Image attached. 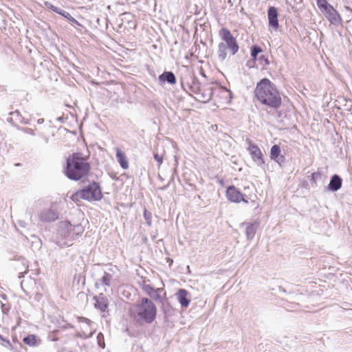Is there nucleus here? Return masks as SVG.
<instances>
[{
    "mask_svg": "<svg viewBox=\"0 0 352 352\" xmlns=\"http://www.w3.org/2000/svg\"><path fill=\"white\" fill-rule=\"evenodd\" d=\"M255 95L263 104L277 108L281 102L280 96L271 81L267 78L262 79L255 89Z\"/></svg>",
    "mask_w": 352,
    "mask_h": 352,
    "instance_id": "f257e3e1",
    "label": "nucleus"
},
{
    "mask_svg": "<svg viewBox=\"0 0 352 352\" xmlns=\"http://www.w3.org/2000/svg\"><path fill=\"white\" fill-rule=\"evenodd\" d=\"M90 169L87 158L81 153H76L70 155L67 160V176L73 180H79L85 176Z\"/></svg>",
    "mask_w": 352,
    "mask_h": 352,
    "instance_id": "f03ea898",
    "label": "nucleus"
},
{
    "mask_svg": "<svg viewBox=\"0 0 352 352\" xmlns=\"http://www.w3.org/2000/svg\"><path fill=\"white\" fill-rule=\"evenodd\" d=\"M58 235L56 244L60 247L69 246L76 236L82 234L84 228L80 224L72 226L68 221H63L60 223Z\"/></svg>",
    "mask_w": 352,
    "mask_h": 352,
    "instance_id": "7ed1b4c3",
    "label": "nucleus"
},
{
    "mask_svg": "<svg viewBox=\"0 0 352 352\" xmlns=\"http://www.w3.org/2000/svg\"><path fill=\"white\" fill-rule=\"evenodd\" d=\"M219 36H221V42L218 45L217 54L219 58L223 61L227 57L228 51L232 55H234L238 52L239 47L236 38L228 29L221 28L219 30Z\"/></svg>",
    "mask_w": 352,
    "mask_h": 352,
    "instance_id": "20e7f679",
    "label": "nucleus"
},
{
    "mask_svg": "<svg viewBox=\"0 0 352 352\" xmlns=\"http://www.w3.org/2000/svg\"><path fill=\"white\" fill-rule=\"evenodd\" d=\"M134 312L135 316L138 320H143L147 323H151L155 318L157 309L155 304L151 300L144 298L142 302L135 306Z\"/></svg>",
    "mask_w": 352,
    "mask_h": 352,
    "instance_id": "39448f33",
    "label": "nucleus"
},
{
    "mask_svg": "<svg viewBox=\"0 0 352 352\" xmlns=\"http://www.w3.org/2000/svg\"><path fill=\"white\" fill-rule=\"evenodd\" d=\"M82 190H83L85 200L99 201L102 197L100 188L96 182L89 184Z\"/></svg>",
    "mask_w": 352,
    "mask_h": 352,
    "instance_id": "423d86ee",
    "label": "nucleus"
},
{
    "mask_svg": "<svg viewBox=\"0 0 352 352\" xmlns=\"http://www.w3.org/2000/svg\"><path fill=\"white\" fill-rule=\"evenodd\" d=\"M322 14L331 24L334 25L341 24L342 18L340 15L331 6H326L325 10H323Z\"/></svg>",
    "mask_w": 352,
    "mask_h": 352,
    "instance_id": "0eeeda50",
    "label": "nucleus"
},
{
    "mask_svg": "<svg viewBox=\"0 0 352 352\" xmlns=\"http://www.w3.org/2000/svg\"><path fill=\"white\" fill-rule=\"evenodd\" d=\"M226 197L232 202L239 203L243 201L248 203L243 195L234 186H229L226 190Z\"/></svg>",
    "mask_w": 352,
    "mask_h": 352,
    "instance_id": "6e6552de",
    "label": "nucleus"
},
{
    "mask_svg": "<svg viewBox=\"0 0 352 352\" xmlns=\"http://www.w3.org/2000/svg\"><path fill=\"white\" fill-rule=\"evenodd\" d=\"M175 296L182 307H188L190 302V294L188 291L184 289H179Z\"/></svg>",
    "mask_w": 352,
    "mask_h": 352,
    "instance_id": "1a4fd4ad",
    "label": "nucleus"
},
{
    "mask_svg": "<svg viewBox=\"0 0 352 352\" xmlns=\"http://www.w3.org/2000/svg\"><path fill=\"white\" fill-rule=\"evenodd\" d=\"M248 150L250 151L254 160L256 162L258 165L264 164V161L262 158V153L256 145L250 144L248 147Z\"/></svg>",
    "mask_w": 352,
    "mask_h": 352,
    "instance_id": "9d476101",
    "label": "nucleus"
},
{
    "mask_svg": "<svg viewBox=\"0 0 352 352\" xmlns=\"http://www.w3.org/2000/svg\"><path fill=\"white\" fill-rule=\"evenodd\" d=\"M270 157L275 160L280 166L285 162L284 156L280 155V148L278 145H274L270 151Z\"/></svg>",
    "mask_w": 352,
    "mask_h": 352,
    "instance_id": "9b49d317",
    "label": "nucleus"
},
{
    "mask_svg": "<svg viewBox=\"0 0 352 352\" xmlns=\"http://www.w3.org/2000/svg\"><path fill=\"white\" fill-rule=\"evenodd\" d=\"M39 218L43 221H53L58 219V214L52 209H47L41 212Z\"/></svg>",
    "mask_w": 352,
    "mask_h": 352,
    "instance_id": "f8f14e48",
    "label": "nucleus"
},
{
    "mask_svg": "<svg viewBox=\"0 0 352 352\" xmlns=\"http://www.w3.org/2000/svg\"><path fill=\"white\" fill-rule=\"evenodd\" d=\"M116 157L117 161L123 169H127L129 168V162L126 155L118 148H116Z\"/></svg>",
    "mask_w": 352,
    "mask_h": 352,
    "instance_id": "ddd939ff",
    "label": "nucleus"
},
{
    "mask_svg": "<svg viewBox=\"0 0 352 352\" xmlns=\"http://www.w3.org/2000/svg\"><path fill=\"white\" fill-rule=\"evenodd\" d=\"M269 23L272 27L278 28L277 10L274 7H271L268 10Z\"/></svg>",
    "mask_w": 352,
    "mask_h": 352,
    "instance_id": "4468645a",
    "label": "nucleus"
},
{
    "mask_svg": "<svg viewBox=\"0 0 352 352\" xmlns=\"http://www.w3.org/2000/svg\"><path fill=\"white\" fill-rule=\"evenodd\" d=\"M94 299L96 300L95 306L96 308L101 311H104L107 308L108 300L105 296L100 295L94 297Z\"/></svg>",
    "mask_w": 352,
    "mask_h": 352,
    "instance_id": "2eb2a0df",
    "label": "nucleus"
},
{
    "mask_svg": "<svg viewBox=\"0 0 352 352\" xmlns=\"http://www.w3.org/2000/svg\"><path fill=\"white\" fill-rule=\"evenodd\" d=\"M166 296V292L163 288H157L153 290L150 297L156 302H162Z\"/></svg>",
    "mask_w": 352,
    "mask_h": 352,
    "instance_id": "dca6fc26",
    "label": "nucleus"
},
{
    "mask_svg": "<svg viewBox=\"0 0 352 352\" xmlns=\"http://www.w3.org/2000/svg\"><path fill=\"white\" fill-rule=\"evenodd\" d=\"M342 179L338 175L332 177L329 184V188L332 191H337L341 188Z\"/></svg>",
    "mask_w": 352,
    "mask_h": 352,
    "instance_id": "f3484780",
    "label": "nucleus"
},
{
    "mask_svg": "<svg viewBox=\"0 0 352 352\" xmlns=\"http://www.w3.org/2000/svg\"><path fill=\"white\" fill-rule=\"evenodd\" d=\"M159 79L162 82H168L170 84H175L176 78L174 74L171 72H165L159 76Z\"/></svg>",
    "mask_w": 352,
    "mask_h": 352,
    "instance_id": "a211bd4d",
    "label": "nucleus"
},
{
    "mask_svg": "<svg viewBox=\"0 0 352 352\" xmlns=\"http://www.w3.org/2000/svg\"><path fill=\"white\" fill-rule=\"evenodd\" d=\"M23 342L25 344L29 346H36L40 344L41 340L35 335H29L28 336L23 338Z\"/></svg>",
    "mask_w": 352,
    "mask_h": 352,
    "instance_id": "6ab92c4d",
    "label": "nucleus"
},
{
    "mask_svg": "<svg viewBox=\"0 0 352 352\" xmlns=\"http://www.w3.org/2000/svg\"><path fill=\"white\" fill-rule=\"evenodd\" d=\"M256 226L253 224H248L246 227L245 234L248 239H252L256 233Z\"/></svg>",
    "mask_w": 352,
    "mask_h": 352,
    "instance_id": "aec40b11",
    "label": "nucleus"
},
{
    "mask_svg": "<svg viewBox=\"0 0 352 352\" xmlns=\"http://www.w3.org/2000/svg\"><path fill=\"white\" fill-rule=\"evenodd\" d=\"M70 198L74 202H78L80 199H85L83 190H78L76 192L74 193Z\"/></svg>",
    "mask_w": 352,
    "mask_h": 352,
    "instance_id": "412c9836",
    "label": "nucleus"
},
{
    "mask_svg": "<svg viewBox=\"0 0 352 352\" xmlns=\"http://www.w3.org/2000/svg\"><path fill=\"white\" fill-rule=\"evenodd\" d=\"M111 280L112 275L107 272H104V275L101 278L102 283L106 286H109L111 285Z\"/></svg>",
    "mask_w": 352,
    "mask_h": 352,
    "instance_id": "4be33fe9",
    "label": "nucleus"
},
{
    "mask_svg": "<svg viewBox=\"0 0 352 352\" xmlns=\"http://www.w3.org/2000/svg\"><path fill=\"white\" fill-rule=\"evenodd\" d=\"M59 14L62 15L63 16L67 19L70 21H72L77 25H79V23L78 22V21H76L73 16H71V14L69 12H66L65 10H61L60 12H59Z\"/></svg>",
    "mask_w": 352,
    "mask_h": 352,
    "instance_id": "5701e85b",
    "label": "nucleus"
},
{
    "mask_svg": "<svg viewBox=\"0 0 352 352\" xmlns=\"http://www.w3.org/2000/svg\"><path fill=\"white\" fill-rule=\"evenodd\" d=\"M142 289L149 296L150 295H151L152 292H153V290L155 289L150 285L146 284L145 283H144L142 285Z\"/></svg>",
    "mask_w": 352,
    "mask_h": 352,
    "instance_id": "b1692460",
    "label": "nucleus"
},
{
    "mask_svg": "<svg viewBox=\"0 0 352 352\" xmlns=\"http://www.w3.org/2000/svg\"><path fill=\"white\" fill-rule=\"evenodd\" d=\"M317 4L322 12L323 10H325L326 6L327 7L331 6L326 1V0H317Z\"/></svg>",
    "mask_w": 352,
    "mask_h": 352,
    "instance_id": "393cba45",
    "label": "nucleus"
},
{
    "mask_svg": "<svg viewBox=\"0 0 352 352\" xmlns=\"http://www.w3.org/2000/svg\"><path fill=\"white\" fill-rule=\"evenodd\" d=\"M97 340H98V345L104 349V346H105V344H104V336L102 333H100L98 336H97Z\"/></svg>",
    "mask_w": 352,
    "mask_h": 352,
    "instance_id": "a878e982",
    "label": "nucleus"
},
{
    "mask_svg": "<svg viewBox=\"0 0 352 352\" xmlns=\"http://www.w3.org/2000/svg\"><path fill=\"white\" fill-rule=\"evenodd\" d=\"M94 332H95V331H90L89 333H87L85 331H83L81 333H78L77 336L79 338H81L82 339H87V338L91 337L93 336V334L94 333Z\"/></svg>",
    "mask_w": 352,
    "mask_h": 352,
    "instance_id": "bb28decb",
    "label": "nucleus"
},
{
    "mask_svg": "<svg viewBox=\"0 0 352 352\" xmlns=\"http://www.w3.org/2000/svg\"><path fill=\"white\" fill-rule=\"evenodd\" d=\"M261 51L262 50H261V47H259L258 46H254V47H252V50H251V56L254 58H256L258 54L260 53Z\"/></svg>",
    "mask_w": 352,
    "mask_h": 352,
    "instance_id": "cd10ccee",
    "label": "nucleus"
},
{
    "mask_svg": "<svg viewBox=\"0 0 352 352\" xmlns=\"http://www.w3.org/2000/svg\"><path fill=\"white\" fill-rule=\"evenodd\" d=\"M45 6L47 8L49 9H51L54 12L59 14V12H60L61 9L58 8V7H56L54 6V5L52 4V3L50 2H45Z\"/></svg>",
    "mask_w": 352,
    "mask_h": 352,
    "instance_id": "c85d7f7f",
    "label": "nucleus"
},
{
    "mask_svg": "<svg viewBox=\"0 0 352 352\" xmlns=\"http://www.w3.org/2000/svg\"><path fill=\"white\" fill-rule=\"evenodd\" d=\"M78 320L80 322H85L88 327H90L91 324V321L90 320L84 317H79Z\"/></svg>",
    "mask_w": 352,
    "mask_h": 352,
    "instance_id": "c756f323",
    "label": "nucleus"
},
{
    "mask_svg": "<svg viewBox=\"0 0 352 352\" xmlns=\"http://www.w3.org/2000/svg\"><path fill=\"white\" fill-rule=\"evenodd\" d=\"M154 159L158 162L159 166L163 162V157L162 156L159 155L157 153H155L154 155Z\"/></svg>",
    "mask_w": 352,
    "mask_h": 352,
    "instance_id": "7c9ffc66",
    "label": "nucleus"
},
{
    "mask_svg": "<svg viewBox=\"0 0 352 352\" xmlns=\"http://www.w3.org/2000/svg\"><path fill=\"white\" fill-rule=\"evenodd\" d=\"M25 131L29 133H30L31 135H34V132H33V130L31 129H25Z\"/></svg>",
    "mask_w": 352,
    "mask_h": 352,
    "instance_id": "2f4dec72",
    "label": "nucleus"
},
{
    "mask_svg": "<svg viewBox=\"0 0 352 352\" xmlns=\"http://www.w3.org/2000/svg\"><path fill=\"white\" fill-rule=\"evenodd\" d=\"M43 119H39L38 120V123L41 124V123H43Z\"/></svg>",
    "mask_w": 352,
    "mask_h": 352,
    "instance_id": "473e14b6",
    "label": "nucleus"
},
{
    "mask_svg": "<svg viewBox=\"0 0 352 352\" xmlns=\"http://www.w3.org/2000/svg\"><path fill=\"white\" fill-rule=\"evenodd\" d=\"M0 340H4V339L2 338V336L0 335Z\"/></svg>",
    "mask_w": 352,
    "mask_h": 352,
    "instance_id": "72a5a7b5",
    "label": "nucleus"
},
{
    "mask_svg": "<svg viewBox=\"0 0 352 352\" xmlns=\"http://www.w3.org/2000/svg\"><path fill=\"white\" fill-rule=\"evenodd\" d=\"M14 113H16L18 115L19 114V111H16L14 113H12V114H14Z\"/></svg>",
    "mask_w": 352,
    "mask_h": 352,
    "instance_id": "f704fd0d",
    "label": "nucleus"
}]
</instances>
